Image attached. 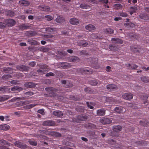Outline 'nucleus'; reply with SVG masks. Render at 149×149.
<instances>
[{
  "instance_id": "f257e3e1",
  "label": "nucleus",
  "mask_w": 149,
  "mask_h": 149,
  "mask_svg": "<svg viewBox=\"0 0 149 149\" xmlns=\"http://www.w3.org/2000/svg\"><path fill=\"white\" fill-rule=\"evenodd\" d=\"M4 22L6 25L8 26H12L15 24V21L13 19H7L5 20Z\"/></svg>"
},
{
  "instance_id": "f03ea898",
  "label": "nucleus",
  "mask_w": 149,
  "mask_h": 149,
  "mask_svg": "<svg viewBox=\"0 0 149 149\" xmlns=\"http://www.w3.org/2000/svg\"><path fill=\"white\" fill-rule=\"evenodd\" d=\"M79 71L81 73H88L92 74L93 73V71L88 68H83L79 69Z\"/></svg>"
},
{
  "instance_id": "7ed1b4c3",
  "label": "nucleus",
  "mask_w": 149,
  "mask_h": 149,
  "mask_svg": "<svg viewBox=\"0 0 149 149\" xmlns=\"http://www.w3.org/2000/svg\"><path fill=\"white\" fill-rule=\"evenodd\" d=\"M124 109L122 107L119 106L116 107L113 109L114 112L116 113H120L125 112Z\"/></svg>"
},
{
  "instance_id": "20e7f679",
  "label": "nucleus",
  "mask_w": 149,
  "mask_h": 149,
  "mask_svg": "<svg viewBox=\"0 0 149 149\" xmlns=\"http://www.w3.org/2000/svg\"><path fill=\"white\" fill-rule=\"evenodd\" d=\"M122 97L124 99L130 100L132 98L133 95L131 93H127L123 94Z\"/></svg>"
},
{
  "instance_id": "39448f33",
  "label": "nucleus",
  "mask_w": 149,
  "mask_h": 149,
  "mask_svg": "<svg viewBox=\"0 0 149 149\" xmlns=\"http://www.w3.org/2000/svg\"><path fill=\"white\" fill-rule=\"evenodd\" d=\"M100 122L103 124H109L111 122V120L109 118H102L100 120Z\"/></svg>"
},
{
  "instance_id": "423d86ee",
  "label": "nucleus",
  "mask_w": 149,
  "mask_h": 149,
  "mask_svg": "<svg viewBox=\"0 0 149 149\" xmlns=\"http://www.w3.org/2000/svg\"><path fill=\"white\" fill-rule=\"evenodd\" d=\"M59 68L66 69L69 67V65L67 63H60L58 64Z\"/></svg>"
},
{
  "instance_id": "0eeeda50",
  "label": "nucleus",
  "mask_w": 149,
  "mask_h": 149,
  "mask_svg": "<svg viewBox=\"0 0 149 149\" xmlns=\"http://www.w3.org/2000/svg\"><path fill=\"white\" fill-rule=\"evenodd\" d=\"M107 88L109 91H112L116 89L117 88V86L114 84H109L107 86Z\"/></svg>"
},
{
  "instance_id": "6e6552de",
  "label": "nucleus",
  "mask_w": 149,
  "mask_h": 149,
  "mask_svg": "<svg viewBox=\"0 0 149 149\" xmlns=\"http://www.w3.org/2000/svg\"><path fill=\"white\" fill-rule=\"evenodd\" d=\"M69 22L71 24L73 25H77L79 23L78 19L75 18H72L70 19Z\"/></svg>"
},
{
  "instance_id": "1a4fd4ad",
  "label": "nucleus",
  "mask_w": 149,
  "mask_h": 149,
  "mask_svg": "<svg viewBox=\"0 0 149 149\" xmlns=\"http://www.w3.org/2000/svg\"><path fill=\"white\" fill-rule=\"evenodd\" d=\"M14 144L16 146L22 148H25L26 147V146L25 144H22L19 141L15 142Z\"/></svg>"
},
{
  "instance_id": "9d476101",
  "label": "nucleus",
  "mask_w": 149,
  "mask_h": 149,
  "mask_svg": "<svg viewBox=\"0 0 149 149\" xmlns=\"http://www.w3.org/2000/svg\"><path fill=\"white\" fill-rule=\"evenodd\" d=\"M39 8L42 11H48L50 10V8L48 6H40Z\"/></svg>"
},
{
  "instance_id": "9b49d317",
  "label": "nucleus",
  "mask_w": 149,
  "mask_h": 149,
  "mask_svg": "<svg viewBox=\"0 0 149 149\" xmlns=\"http://www.w3.org/2000/svg\"><path fill=\"white\" fill-rule=\"evenodd\" d=\"M19 4L22 6H28L29 4V1L25 0H21L19 1Z\"/></svg>"
},
{
  "instance_id": "f8f14e48",
  "label": "nucleus",
  "mask_w": 149,
  "mask_h": 149,
  "mask_svg": "<svg viewBox=\"0 0 149 149\" xmlns=\"http://www.w3.org/2000/svg\"><path fill=\"white\" fill-rule=\"evenodd\" d=\"M45 89L50 94H53L56 91L55 89L50 87L46 88Z\"/></svg>"
},
{
  "instance_id": "ddd939ff",
  "label": "nucleus",
  "mask_w": 149,
  "mask_h": 149,
  "mask_svg": "<svg viewBox=\"0 0 149 149\" xmlns=\"http://www.w3.org/2000/svg\"><path fill=\"white\" fill-rule=\"evenodd\" d=\"M25 86L27 88H33L36 86V84L34 83L27 82L25 84Z\"/></svg>"
},
{
  "instance_id": "4468645a",
  "label": "nucleus",
  "mask_w": 149,
  "mask_h": 149,
  "mask_svg": "<svg viewBox=\"0 0 149 149\" xmlns=\"http://www.w3.org/2000/svg\"><path fill=\"white\" fill-rule=\"evenodd\" d=\"M53 114L55 116L59 117H62L63 115L62 112L60 111H54L53 112Z\"/></svg>"
},
{
  "instance_id": "2eb2a0df",
  "label": "nucleus",
  "mask_w": 149,
  "mask_h": 149,
  "mask_svg": "<svg viewBox=\"0 0 149 149\" xmlns=\"http://www.w3.org/2000/svg\"><path fill=\"white\" fill-rule=\"evenodd\" d=\"M69 60L70 61L77 62H79V60L78 57L74 56L70 57Z\"/></svg>"
},
{
  "instance_id": "dca6fc26",
  "label": "nucleus",
  "mask_w": 149,
  "mask_h": 149,
  "mask_svg": "<svg viewBox=\"0 0 149 149\" xmlns=\"http://www.w3.org/2000/svg\"><path fill=\"white\" fill-rule=\"evenodd\" d=\"M86 29L89 31H93L95 29V28L93 25L92 24H89L87 25L86 27Z\"/></svg>"
},
{
  "instance_id": "f3484780",
  "label": "nucleus",
  "mask_w": 149,
  "mask_h": 149,
  "mask_svg": "<svg viewBox=\"0 0 149 149\" xmlns=\"http://www.w3.org/2000/svg\"><path fill=\"white\" fill-rule=\"evenodd\" d=\"M22 89V88L19 86H14L11 88V90L12 91L18 92L21 91Z\"/></svg>"
},
{
  "instance_id": "a211bd4d",
  "label": "nucleus",
  "mask_w": 149,
  "mask_h": 149,
  "mask_svg": "<svg viewBox=\"0 0 149 149\" xmlns=\"http://www.w3.org/2000/svg\"><path fill=\"white\" fill-rule=\"evenodd\" d=\"M126 66L128 68L131 70H134L136 68L137 66L136 65L132 64L130 65V64H127Z\"/></svg>"
},
{
  "instance_id": "6ab92c4d",
  "label": "nucleus",
  "mask_w": 149,
  "mask_h": 149,
  "mask_svg": "<svg viewBox=\"0 0 149 149\" xmlns=\"http://www.w3.org/2000/svg\"><path fill=\"white\" fill-rule=\"evenodd\" d=\"M54 122L52 121L48 120L44 122L43 125L46 126H52L54 125Z\"/></svg>"
},
{
  "instance_id": "aec40b11",
  "label": "nucleus",
  "mask_w": 149,
  "mask_h": 149,
  "mask_svg": "<svg viewBox=\"0 0 149 149\" xmlns=\"http://www.w3.org/2000/svg\"><path fill=\"white\" fill-rule=\"evenodd\" d=\"M122 128L120 125H117L113 126V130L114 131L116 132H119L121 131Z\"/></svg>"
},
{
  "instance_id": "412c9836",
  "label": "nucleus",
  "mask_w": 149,
  "mask_h": 149,
  "mask_svg": "<svg viewBox=\"0 0 149 149\" xmlns=\"http://www.w3.org/2000/svg\"><path fill=\"white\" fill-rule=\"evenodd\" d=\"M111 40L114 43H119L121 44L123 43L122 41L121 40L118 38H112L111 39Z\"/></svg>"
},
{
  "instance_id": "4be33fe9",
  "label": "nucleus",
  "mask_w": 149,
  "mask_h": 149,
  "mask_svg": "<svg viewBox=\"0 0 149 149\" xmlns=\"http://www.w3.org/2000/svg\"><path fill=\"white\" fill-rule=\"evenodd\" d=\"M105 111L104 109H99L97 111V114L98 116H103L105 114Z\"/></svg>"
},
{
  "instance_id": "5701e85b",
  "label": "nucleus",
  "mask_w": 149,
  "mask_h": 149,
  "mask_svg": "<svg viewBox=\"0 0 149 149\" xmlns=\"http://www.w3.org/2000/svg\"><path fill=\"white\" fill-rule=\"evenodd\" d=\"M141 79L142 81L145 83L149 82V77H148L143 76L141 78Z\"/></svg>"
},
{
  "instance_id": "b1692460",
  "label": "nucleus",
  "mask_w": 149,
  "mask_h": 149,
  "mask_svg": "<svg viewBox=\"0 0 149 149\" xmlns=\"http://www.w3.org/2000/svg\"><path fill=\"white\" fill-rule=\"evenodd\" d=\"M80 7L82 9H90V6L88 5H86L85 4H81L80 5Z\"/></svg>"
},
{
  "instance_id": "393cba45",
  "label": "nucleus",
  "mask_w": 149,
  "mask_h": 149,
  "mask_svg": "<svg viewBox=\"0 0 149 149\" xmlns=\"http://www.w3.org/2000/svg\"><path fill=\"white\" fill-rule=\"evenodd\" d=\"M56 22L60 23L64 21V19L62 17L59 16H57V17L56 19Z\"/></svg>"
},
{
  "instance_id": "a878e982",
  "label": "nucleus",
  "mask_w": 149,
  "mask_h": 149,
  "mask_svg": "<svg viewBox=\"0 0 149 149\" xmlns=\"http://www.w3.org/2000/svg\"><path fill=\"white\" fill-rule=\"evenodd\" d=\"M78 44L79 46L86 47L88 45V43L85 41H81L79 42Z\"/></svg>"
},
{
  "instance_id": "bb28decb",
  "label": "nucleus",
  "mask_w": 149,
  "mask_h": 149,
  "mask_svg": "<svg viewBox=\"0 0 149 149\" xmlns=\"http://www.w3.org/2000/svg\"><path fill=\"white\" fill-rule=\"evenodd\" d=\"M130 9L131 10V11L130 13V15H132L134 13L136 12L137 10V8L136 6L131 7L130 8Z\"/></svg>"
},
{
  "instance_id": "cd10ccee",
  "label": "nucleus",
  "mask_w": 149,
  "mask_h": 149,
  "mask_svg": "<svg viewBox=\"0 0 149 149\" xmlns=\"http://www.w3.org/2000/svg\"><path fill=\"white\" fill-rule=\"evenodd\" d=\"M113 30L110 28L106 29L105 30V32L107 34H112L113 33Z\"/></svg>"
},
{
  "instance_id": "c85d7f7f",
  "label": "nucleus",
  "mask_w": 149,
  "mask_h": 149,
  "mask_svg": "<svg viewBox=\"0 0 149 149\" xmlns=\"http://www.w3.org/2000/svg\"><path fill=\"white\" fill-rule=\"evenodd\" d=\"M2 130L6 131L8 130L10 128V126L6 124H3Z\"/></svg>"
},
{
  "instance_id": "c756f323",
  "label": "nucleus",
  "mask_w": 149,
  "mask_h": 149,
  "mask_svg": "<svg viewBox=\"0 0 149 149\" xmlns=\"http://www.w3.org/2000/svg\"><path fill=\"white\" fill-rule=\"evenodd\" d=\"M8 91V88L7 86H3L0 87V91L3 92L7 91Z\"/></svg>"
},
{
  "instance_id": "7c9ffc66",
  "label": "nucleus",
  "mask_w": 149,
  "mask_h": 149,
  "mask_svg": "<svg viewBox=\"0 0 149 149\" xmlns=\"http://www.w3.org/2000/svg\"><path fill=\"white\" fill-rule=\"evenodd\" d=\"M125 25L129 28H132L134 26V24L132 23H128L125 24Z\"/></svg>"
},
{
  "instance_id": "2f4dec72",
  "label": "nucleus",
  "mask_w": 149,
  "mask_h": 149,
  "mask_svg": "<svg viewBox=\"0 0 149 149\" xmlns=\"http://www.w3.org/2000/svg\"><path fill=\"white\" fill-rule=\"evenodd\" d=\"M27 27V26L24 24H22L19 26L20 29L22 30L26 29Z\"/></svg>"
},
{
  "instance_id": "473e14b6",
  "label": "nucleus",
  "mask_w": 149,
  "mask_h": 149,
  "mask_svg": "<svg viewBox=\"0 0 149 149\" xmlns=\"http://www.w3.org/2000/svg\"><path fill=\"white\" fill-rule=\"evenodd\" d=\"M30 103V102L29 101H26L24 102H20L18 103V104H19L21 106L23 105H24V104H27Z\"/></svg>"
},
{
  "instance_id": "72a5a7b5",
  "label": "nucleus",
  "mask_w": 149,
  "mask_h": 149,
  "mask_svg": "<svg viewBox=\"0 0 149 149\" xmlns=\"http://www.w3.org/2000/svg\"><path fill=\"white\" fill-rule=\"evenodd\" d=\"M11 77V76L10 74L4 75L2 77L3 79H8Z\"/></svg>"
},
{
  "instance_id": "f704fd0d",
  "label": "nucleus",
  "mask_w": 149,
  "mask_h": 149,
  "mask_svg": "<svg viewBox=\"0 0 149 149\" xmlns=\"http://www.w3.org/2000/svg\"><path fill=\"white\" fill-rule=\"evenodd\" d=\"M29 42L30 44L33 45H36L38 44L37 42L34 40H30Z\"/></svg>"
},
{
  "instance_id": "c9c22d12",
  "label": "nucleus",
  "mask_w": 149,
  "mask_h": 149,
  "mask_svg": "<svg viewBox=\"0 0 149 149\" xmlns=\"http://www.w3.org/2000/svg\"><path fill=\"white\" fill-rule=\"evenodd\" d=\"M118 15L121 16L122 17H126L127 16V14L123 12H119L118 14Z\"/></svg>"
},
{
  "instance_id": "e433bc0d",
  "label": "nucleus",
  "mask_w": 149,
  "mask_h": 149,
  "mask_svg": "<svg viewBox=\"0 0 149 149\" xmlns=\"http://www.w3.org/2000/svg\"><path fill=\"white\" fill-rule=\"evenodd\" d=\"M148 99V97L146 95H143L142 97V99L143 100H144L143 101V103L144 104H146V103H147V99Z\"/></svg>"
},
{
  "instance_id": "4c0bfd02",
  "label": "nucleus",
  "mask_w": 149,
  "mask_h": 149,
  "mask_svg": "<svg viewBox=\"0 0 149 149\" xmlns=\"http://www.w3.org/2000/svg\"><path fill=\"white\" fill-rule=\"evenodd\" d=\"M46 19L48 21H50L52 19L53 17L50 15H46L45 16Z\"/></svg>"
},
{
  "instance_id": "58836bf2",
  "label": "nucleus",
  "mask_w": 149,
  "mask_h": 149,
  "mask_svg": "<svg viewBox=\"0 0 149 149\" xmlns=\"http://www.w3.org/2000/svg\"><path fill=\"white\" fill-rule=\"evenodd\" d=\"M55 29H53L51 28H47L46 29V31L47 32H51L56 30Z\"/></svg>"
},
{
  "instance_id": "ea45409f",
  "label": "nucleus",
  "mask_w": 149,
  "mask_h": 149,
  "mask_svg": "<svg viewBox=\"0 0 149 149\" xmlns=\"http://www.w3.org/2000/svg\"><path fill=\"white\" fill-rule=\"evenodd\" d=\"M6 27V25L5 23H3L0 22V28L4 29Z\"/></svg>"
},
{
  "instance_id": "a19ab883",
  "label": "nucleus",
  "mask_w": 149,
  "mask_h": 149,
  "mask_svg": "<svg viewBox=\"0 0 149 149\" xmlns=\"http://www.w3.org/2000/svg\"><path fill=\"white\" fill-rule=\"evenodd\" d=\"M7 99L8 98L5 96H0V102L5 101L6 99Z\"/></svg>"
},
{
  "instance_id": "79ce46f5",
  "label": "nucleus",
  "mask_w": 149,
  "mask_h": 149,
  "mask_svg": "<svg viewBox=\"0 0 149 149\" xmlns=\"http://www.w3.org/2000/svg\"><path fill=\"white\" fill-rule=\"evenodd\" d=\"M114 6L115 7L116 9L121 8L122 7V6L120 4H116L114 5Z\"/></svg>"
},
{
  "instance_id": "37998d69",
  "label": "nucleus",
  "mask_w": 149,
  "mask_h": 149,
  "mask_svg": "<svg viewBox=\"0 0 149 149\" xmlns=\"http://www.w3.org/2000/svg\"><path fill=\"white\" fill-rule=\"evenodd\" d=\"M109 49L111 50H116V47L113 45H110L109 46Z\"/></svg>"
},
{
  "instance_id": "c03bdc74",
  "label": "nucleus",
  "mask_w": 149,
  "mask_h": 149,
  "mask_svg": "<svg viewBox=\"0 0 149 149\" xmlns=\"http://www.w3.org/2000/svg\"><path fill=\"white\" fill-rule=\"evenodd\" d=\"M29 142L30 145L33 146H36L37 144V143L36 142L32 141H29Z\"/></svg>"
},
{
  "instance_id": "a18cd8bd",
  "label": "nucleus",
  "mask_w": 149,
  "mask_h": 149,
  "mask_svg": "<svg viewBox=\"0 0 149 149\" xmlns=\"http://www.w3.org/2000/svg\"><path fill=\"white\" fill-rule=\"evenodd\" d=\"M28 68L26 66L24 65H22L21 67V70H28Z\"/></svg>"
},
{
  "instance_id": "49530a36",
  "label": "nucleus",
  "mask_w": 149,
  "mask_h": 149,
  "mask_svg": "<svg viewBox=\"0 0 149 149\" xmlns=\"http://www.w3.org/2000/svg\"><path fill=\"white\" fill-rule=\"evenodd\" d=\"M37 71L38 73L40 74H44L46 73V72L45 71V70L44 69L38 70Z\"/></svg>"
},
{
  "instance_id": "de8ad7c7",
  "label": "nucleus",
  "mask_w": 149,
  "mask_h": 149,
  "mask_svg": "<svg viewBox=\"0 0 149 149\" xmlns=\"http://www.w3.org/2000/svg\"><path fill=\"white\" fill-rule=\"evenodd\" d=\"M25 12L27 14H32V10H30V9H26L25 10Z\"/></svg>"
},
{
  "instance_id": "09e8293b",
  "label": "nucleus",
  "mask_w": 149,
  "mask_h": 149,
  "mask_svg": "<svg viewBox=\"0 0 149 149\" xmlns=\"http://www.w3.org/2000/svg\"><path fill=\"white\" fill-rule=\"evenodd\" d=\"M37 104H31L27 105V107L29 109H30L36 105Z\"/></svg>"
},
{
  "instance_id": "8fccbe9b",
  "label": "nucleus",
  "mask_w": 149,
  "mask_h": 149,
  "mask_svg": "<svg viewBox=\"0 0 149 149\" xmlns=\"http://www.w3.org/2000/svg\"><path fill=\"white\" fill-rule=\"evenodd\" d=\"M91 84L92 85H96L97 84V82L95 80H94L93 81H92L91 83Z\"/></svg>"
},
{
  "instance_id": "3c124183",
  "label": "nucleus",
  "mask_w": 149,
  "mask_h": 149,
  "mask_svg": "<svg viewBox=\"0 0 149 149\" xmlns=\"http://www.w3.org/2000/svg\"><path fill=\"white\" fill-rule=\"evenodd\" d=\"M38 112L43 115L44 114V110L43 109H39L38 110Z\"/></svg>"
},
{
  "instance_id": "603ef678",
  "label": "nucleus",
  "mask_w": 149,
  "mask_h": 149,
  "mask_svg": "<svg viewBox=\"0 0 149 149\" xmlns=\"http://www.w3.org/2000/svg\"><path fill=\"white\" fill-rule=\"evenodd\" d=\"M36 64V63L35 62L32 61L30 62L29 63V65L33 67Z\"/></svg>"
},
{
  "instance_id": "864d4df0",
  "label": "nucleus",
  "mask_w": 149,
  "mask_h": 149,
  "mask_svg": "<svg viewBox=\"0 0 149 149\" xmlns=\"http://www.w3.org/2000/svg\"><path fill=\"white\" fill-rule=\"evenodd\" d=\"M33 93L31 92H28L25 93L26 95L27 96H31L33 95Z\"/></svg>"
},
{
  "instance_id": "5fc2aeb1",
  "label": "nucleus",
  "mask_w": 149,
  "mask_h": 149,
  "mask_svg": "<svg viewBox=\"0 0 149 149\" xmlns=\"http://www.w3.org/2000/svg\"><path fill=\"white\" fill-rule=\"evenodd\" d=\"M78 118L81 120H85L86 119V116H84L83 118L81 117V116H79Z\"/></svg>"
},
{
  "instance_id": "6e6d98bb",
  "label": "nucleus",
  "mask_w": 149,
  "mask_h": 149,
  "mask_svg": "<svg viewBox=\"0 0 149 149\" xmlns=\"http://www.w3.org/2000/svg\"><path fill=\"white\" fill-rule=\"evenodd\" d=\"M19 18L22 20H24L25 18V17L24 15H21L19 16Z\"/></svg>"
},
{
  "instance_id": "4d7b16f0",
  "label": "nucleus",
  "mask_w": 149,
  "mask_h": 149,
  "mask_svg": "<svg viewBox=\"0 0 149 149\" xmlns=\"http://www.w3.org/2000/svg\"><path fill=\"white\" fill-rule=\"evenodd\" d=\"M87 104L88 107L90 109H92L93 108V107L91 105V104H90L88 102H87Z\"/></svg>"
},
{
  "instance_id": "13d9d810",
  "label": "nucleus",
  "mask_w": 149,
  "mask_h": 149,
  "mask_svg": "<svg viewBox=\"0 0 149 149\" xmlns=\"http://www.w3.org/2000/svg\"><path fill=\"white\" fill-rule=\"evenodd\" d=\"M53 75H54V74L53 73L51 72L48 73L46 74V76H47V77H49V76H53Z\"/></svg>"
},
{
  "instance_id": "bf43d9fd",
  "label": "nucleus",
  "mask_w": 149,
  "mask_h": 149,
  "mask_svg": "<svg viewBox=\"0 0 149 149\" xmlns=\"http://www.w3.org/2000/svg\"><path fill=\"white\" fill-rule=\"evenodd\" d=\"M10 83L12 84H17V81L14 80L11 81Z\"/></svg>"
},
{
  "instance_id": "052dcab7",
  "label": "nucleus",
  "mask_w": 149,
  "mask_h": 149,
  "mask_svg": "<svg viewBox=\"0 0 149 149\" xmlns=\"http://www.w3.org/2000/svg\"><path fill=\"white\" fill-rule=\"evenodd\" d=\"M49 49L48 48H44L42 49V51L44 52H46L48 51Z\"/></svg>"
},
{
  "instance_id": "680f3d73",
  "label": "nucleus",
  "mask_w": 149,
  "mask_h": 149,
  "mask_svg": "<svg viewBox=\"0 0 149 149\" xmlns=\"http://www.w3.org/2000/svg\"><path fill=\"white\" fill-rule=\"evenodd\" d=\"M142 69L145 70H149V67H148L147 68H146L145 67H142Z\"/></svg>"
},
{
  "instance_id": "e2e57ef3",
  "label": "nucleus",
  "mask_w": 149,
  "mask_h": 149,
  "mask_svg": "<svg viewBox=\"0 0 149 149\" xmlns=\"http://www.w3.org/2000/svg\"><path fill=\"white\" fill-rule=\"evenodd\" d=\"M20 45L22 46H26V44L25 43L22 42L20 43Z\"/></svg>"
},
{
  "instance_id": "0e129e2a",
  "label": "nucleus",
  "mask_w": 149,
  "mask_h": 149,
  "mask_svg": "<svg viewBox=\"0 0 149 149\" xmlns=\"http://www.w3.org/2000/svg\"><path fill=\"white\" fill-rule=\"evenodd\" d=\"M28 18L29 19L32 20L33 19V17L32 15H29L28 16Z\"/></svg>"
},
{
  "instance_id": "69168bd1",
  "label": "nucleus",
  "mask_w": 149,
  "mask_h": 149,
  "mask_svg": "<svg viewBox=\"0 0 149 149\" xmlns=\"http://www.w3.org/2000/svg\"><path fill=\"white\" fill-rule=\"evenodd\" d=\"M121 18L120 17H116L114 19L115 21H118L121 19Z\"/></svg>"
},
{
  "instance_id": "338daca9",
  "label": "nucleus",
  "mask_w": 149,
  "mask_h": 149,
  "mask_svg": "<svg viewBox=\"0 0 149 149\" xmlns=\"http://www.w3.org/2000/svg\"><path fill=\"white\" fill-rule=\"evenodd\" d=\"M111 67L110 66H107L106 67V70L107 71H109L110 70Z\"/></svg>"
},
{
  "instance_id": "774afa93",
  "label": "nucleus",
  "mask_w": 149,
  "mask_h": 149,
  "mask_svg": "<svg viewBox=\"0 0 149 149\" xmlns=\"http://www.w3.org/2000/svg\"><path fill=\"white\" fill-rule=\"evenodd\" d=\"M101 1L103 3H107L108 2V0H102Z\"/></svg>"
}]
</instances>
